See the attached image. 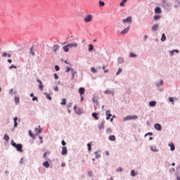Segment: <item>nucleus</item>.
Segmentation results:
<instances>
[{"label": "nucleus", "mask_w": 180, "mask_h": 180, "mask_svg": "<svg viewBox=\"0 0 180 180\" xmlns=\"http://www.w3.org/2000/svg\"><path fill=\"white\" fill-rule=\"evenodd\" d=\"M117 172H123V168L119 167L117 169Z\"/></svg>", "instance_id": "4d7b16f0"}, {"label": "nucleus", "mask_w": 180, "mask_h": 180, "mask_svg": "<svg viewBox=\"0 0 180 180\" xmlns=\"http://www.w3.org/2000/svg\"><path fill=\"white\" fill-rule=\"evenodd\" d=\"M72 103H68V105H67V108H72Z\"/></svg>", "instance_id": "0e129e2a"}, {"label": "nucleus", "mask_w": 180, "mask_h": 180, "mask_svg": "<svg viewBox=\"0 0 180 180\" xmlns=\"http://www.w3.org/2000/svg\"><path fill=\"white\" fill-rule=\"evenodd\" d=\"M162 85H164V80L162 79H160L159 82L155 83V86H157V88H160V86H162Z\"/></svg>", "instance_id": "dca6fc26"}, {"label": "nucleus", "mask_w": 180, "mask_h": 180, "mask_svg": "<svg viewBox=\"0 0 180 180\" xmlns=\"http://www.w3.org/2000/svg\"><path fill=\"white\" fill-rule=\"evenodd\" d=\"M58 49H60V45L58 44H54L52 47L53 53H57V50H58Z\"/></svg>", "instance_id": "f3484780"}, {"label": "nucleus", "mask_w": 180, "mask_h": 180, "mask_svg": "<svg viewBox=\"0 0 180 180\" xmlns=\"http://www.w3.org/2000/svg\"><path fill=\"white\" fill-rule=\"evenodd\" d=\"M15 148L18 153H22L23 151V145H22V143H17Z\"/></svg>", "instance_id": "7ed1b4c3"}, {"label": "nucleus", "mask_w": 180, "mask_h": 180, "mask_svg": "<svg viewBox=\"0 0 180 180\" xmlns=\"http://www.w3.org/2000/svg\"><path fill=\"white\" fill-rule=\"evenodd\" d=\"M12 68H15L16 70V68H18V66L15 65H11L9 67V70H12Z\"/></svg>", "instance_id": "3c124183"}, {"label": "nucleus", "mask_w": 180, "mask_h": 180, "mask_svg": "<svg viewBox=\"0 0 180 180\" xmlns=\"http://www.w3.org/2000/svg\"><path fill=\"white\" fill-rule=\"evenodd\" d=\"M169 147H170V151H175V144L174 143H169Z\"/></svg>", "instance_id": "412c9836"}, {"label": "nucleus", "mask_w": 180, "mask_h": 180, "mask_svg": "<svg viewBox=\"0 0 180 180\" xmlns=\"http://www.w3.org/2000/svg\"><path fill=\"white\" fill-rule=\"evenodd\" d=\"M139 117L137 115H127L123 118L124 122H127V120H137Z\"/></svg>", "instance_id": "f257e3e1"}, {"label": "nucleus", "mask_w": 180, "mask_h": 180, "mask_svg": "<svg viewBox=\"0 0 180 180\" xmlns=\"http://www.w3.org/2000/svg\"><path fill=\"white\" fill-rule=\"evenodd\" d=\"M92 101H93V103L96 105V106L99 105V102L98 101V97L97 96H94Z\"/></svg>", "instance_id": "f8f14e48"}, {"label": "nucleus", "mask_w": 180, "mask_h": 180, "mask_svg": "<svg viewBox=\"0 0 180 180\" xmlns=\"http://www.w3.org/2000/svg\"><path fill=\"white\" fill-rule=\"evenodd\" d=\"M69 49H72V47H78V44L73 43V44H68Z\"/></svg>", "instance_id": "cd10ccee"}, {"label": "nucleus", "mask_w": 180, "mask_h": 180, "mask_svg": "<svg viewBox=\"0 0 180 180\" xmlns=\"http://www.w3.org/2000/svg\"><path fill=\"white\" fill-rule=\"evenodd\" d=\"M99 130L105 129V120L103 119L101 122V124L98 125Z\"/></svg>", "instance_id": "9b49d317"}, {"label": "nucleus", "mask_w": 180, "mask_h": 180, "mask_svg": "<svg viewBox=\"0 0 180 180\" xmlns=\"http://www.w3.org/2000/svg\"><path fill=\"white\" fill-rule=\"evenodd\" d=\"M67 154H68V149H67V146H63L62 148L61 155H67Z\"/></svg>", "instance_id": "9d476101"}, {"label": "nucleus", "mask_w": 180, "mask_h": 180, "mask_svg": "<svg viewBox=\"0 0 180 180\" xmlns=\"http://www.w3.org/2000/svg\"><path fill=\"white\" fill-rule=\"evenodd\" d=\"M155 15H161V13H162V10H161V8L160 6H157L155 8Z\"/></svg>", "instance_id": "1a4fd4ad"}, {"label": "nucleus", "mask_w": 180, "mask_h": 180, "mask_svg": "<svg viewBox=\"0 0 180 180\" xmlns=\"http://www.w3.org/2000/svg\"><path fill=\"white\" fill-rule=\"evenodd\" d=\"M87 148L88 151H92V143L91 142L87 143Z\"/></svg>", "instance_id": "473e14b6"}, {"label": "nucleus", "mask_w": 180, "mask_h": 180, "mask_svg": "<svg viewBox=\"0 0 180 180\" xmlns=\"http://www.w3.org/2000/svg\"><path fill=\"white\" fill-rule=\"evenodd\" d=\"M79 94L80 96H82L85 94V88L84 87H79Z\"/></svg>", "instance_id": "2eb2a0df"}, {"label": "nucleus", "mask_w": 180, "mask_h": 180, "mask_svg": "<svg viewBox=\"0 0 180 180\" xmlns=\"http://www.w3.org/2000/svg\"><path fill=\"white\" fill-rule=\"evenodd\" d=\"M106 133H107V134H111V133H112V128H108L106 129Z\"/></svg>", "instance_id": "49530a36"}, {"label": "nucleus", "mask_w": 180, "mask_h": 180, "mask_svg": "<svg viewBox=\"0 0 180 180\" xmlns=\"http://www.w3.org/2000/svg\"><path fill=\"white\" fill-rule=\"evenodd\" d=\"M46 99H49V101H51L53 99V98H51L50 94H46Z\"/></svg>", "instance_id": "8fccbe9b"}, {"label": "nucleus", "mask_w": 180, "mask_h": 180, "mask_svg": "<svg viewBox=\"0 0 180 180\" xmlns=\"http://www.w3.org/2000/svg\"><path fill=\"white\" fill-rule=\"evenodd\" d=\"M176 1V4L179 5V6H180V0H174Z\"/></svg>", "instance_id": "774afa93"}, {"label": "nucleus", "mask_w": 180, "mask_h": 180, "mask_svg": "<svg viewBox=\"0 0 180 180\" xmlns=\"http://www.w3.org/2000/svg\"><path fill=\"white\" fill-rule=\"evenodd\" d=\"M102 70L104 71L105 74H107V72H109V69H106V67L105 65L102 67Z\"/></svg>", "instance_id": "a19ab883"}, {"label": "nucleus", "mask_w": 180, "mask_h": 180, "mask_svg": "<svg viewBox=\"0 0 180 180\" xmlns=\"http://www.w3.org/2000/svg\"><path fill=\"white\" fill-rule=\"evenodd\" d=\"M154 128L155 130H158V131H161V130H162V126L160 123H155L154 124Z\"/></svg>", "instance_id": "0eeeda50"}, {"label": "nucleus", "mask_w": 180, "mask_h": 180, "mask_svg": "<svg viewBox=\"0 0 180 180\" xmlns=\"http://www.w3.org/2000/svg\"><path fill=\"white\" fill-rule=\"evenodd\" d=\"M108 139L110 141H116V136L115 135H110Z\"/></svg>", "instance_id": "393cba45"}, {"label": "nucleus", "mask_w": 180, "mask_h": 180, "mask_svg": "<svg viewBox=\"0 0 180 180\" xmlns=\"http://www.w3.org/2000/svg\"><path fill=\"white\" fill-rule=\"evenodd\" d=\"M150 150L153 153H158V149L155 146H150Z\"/></svg>", "instance_id": "2f4dec72"}, {"label": "nucleus", "mask_w": 180, "mask_h": 180, "mask_svg": "<svg viewBox=\"0 0 180 180\" xmlns=\"http://www.w3.org/2000/svg\"><path fill=\"white\" fill-rule=\"evenodd\" d=\"M32 101H39V98L37 96H33L32 98Z\"/></svg>", "instance_id": "bf43d9fd"}, {"label": "nucleus", "mask_w": 180, "mask_h": 180, "mask_svg": "<svg viewBox=\"0 0 180 180\" xmlns=\"http://www.w3.org/2000/svg\"><path fill=\"white\" fill-rule=\"evenodd\" d=\"M99 115V113L98 112H92L91 115L92 117H94V119L95 120H99V116H98Z\"/></svg>", "instance_id": "6ab92c4d"}, {"label": "nucleus", "mask_w": 180, "mask_h": 180, "mask_svg": "<svg viewBox=\"0 0 180 180\" xmlns=\"http://www.w3.org/2000/svg\"><path fill=\"white\" fill-rule=\"evenodd\" d=\"M60 105H67V99L66 98H63L62 102L60 103Z\"/></svg>", "instance_id": "58836bf2"}, {"label": "nucleus", "mask_w": 180, "mask_h": 180, "mask_svg": "<svg viewBox=\"0 0 180 180\" xmlns=\"http://www.w3.org/2000/svg\"><path fill=\"white\" fill-rule=\"evenodd\" d=\"M122 71H123V70L121 68H120L118 69L117 72H116L115 75H120Z\"/></svg>", "instance_id": "37998d69"}, {"label": "nucleus", "mask_w": 180, "mask_h": 180, "mask_svg": "<svg viewBox=\"0 0 180 180\" xmlns=\"http://www.w3.org/2000/svg\"><path fill=\"white\" fill-rule=\"evenodd\" d=\"M157 105V101H151L149 102V106H150V108H154V106Z\"/></svg>", "instance_id": "aec40b11"}, {"label": "nucleus", "mask_w": 180, "mask_h": 180, "mask_svg": "<svg viewBox=\"0 0 180 180\" xmlns=\"http://www.w3.org/2000/svg\"><path fill=\"white\" fill-rule=\"evenodd\" d=\"M4 140H5L6 141H9V135H8L7 134H4Z\"/></svg>", "instance_id": "4c0bfd02"}, {"label": "nucleus", "mask_w": 180, "mask_h": 180, "mask_svg": "<svg viewBox=\"0 0 180 180\" xmlns=\"http://www.w3.org/2000/svg\"><path fill=\"white\" fill-rule=\"evenodd\" d=\"M129 30H130V25L127 27L124 28L121 32V34H126V33H129Z\"/></svg>", "instance_id": "ddd939ff"}, {"label": "nucleus", "mask_w": 180, "mask_h": 180, "mask_svg": "<svg viewBox=\"0 0 180 180\" xmlns=\"http://www.w3.org/2000/svg\"><path fill=\"white\" fill-rule=\"evenodd\" d=\"M116 119V115H112V117L110 119V122H113V120Z\"/></svg>", "instance_id": "338daca9"}, {"label": "nucleus", "mask_w": 180, "mask_h": 180, "mask_svg": "<svg viewBox=\"0 0 180 180\" xmlns=\"http://www.w3.org/2000/svg\"><path fill=\"white\" fill-rule=\"evenodd\" d=\"M63 51H65V53H68L70 51V46H68V45H65L63 47Z\"/></svg>", "instance_id": "5701e85b"}, {"label": "nucleus", "mask_w": 180, "mask_h": 180, "mask_svg": "<svg viewBox=\"0 0 180 180\" xmlns=\"http://www.w3.org/2000/svg\"><path fill=\"white\" fill-rule=\"evenodd\" d=\"M137 175H138V173L136 172V170L134 169L131 170V176L134 178V176H137Z\"/></svg>", "instance_id": "bb28decb"}, {"label": "nucleus", "mask_w": 180, "mask_h": 180, "mask_svg": "<svg viewBox=\"0 0 180 180\" xmlns=\"http://www.w3.org/2000/svg\"><path fill=\"white\" fill-rule=\"evenodd\" d=\"M37 82H38V88L40 91H43L44 89V85H43V82L40 80V79H37Z\"/></svg>", "instance_id": "20e7f679"}, {"label": "nucleus", "mask_w": 180, "mask_h": 180, "mask_svg": "<svg viewBox=\"0 0 180 180\" xmlns=\"http://www.w3.org/2000/svg\"><path fill=\"white\" fill-rule=\"evenodd\" d=\"M158 27H160V24H155L152 27V29H151L152 32H157V30H158Z\"/></svg>", "instance_id": "a211bd4d"}, {"label": "nucleus", "mask_w": 180, "mask_h": 180, "mask_svg": "<svg viewBox=\"0 0 180 180\" xmlns=\"http://www.w3.org/2000/svg\"><path fill=\"white\" fill-rule=\"evenodd\" d=\"M20 164L23 165L25 164V158H22L20 160Z\"/></svg>", "instance_id": "6e6d98bb"}, {"label": "nucleus", "mask_w": 180, "mask_h": 180, "mask_svg": "<svg viewBox=\"0 0 180 180\" xmlns=\"http://www.w3.org/2000/svg\"><path fill=\"white\" fill-rule=\"evenodd\" d=\"M43 167H44L45 168H50V163L49 162V161L46 160L45 162H43L42 164Z\"/></svg>", "instance_id": "4be33fe9"}, {"label": "nucleus", "mask_w": 180, "mask_h": 180, "mask_svg": "<svg viewBox=\"0 0 180 180\" xmlns=\"http://www.w3.org/2000/svg\"><path fill=\"white\" fill-rule=\"evenodd\" d=\"M160 40L161 41H165V40H167V36H165V33L162 34Z\"/></svg>", "instance_id": "72a5a7b5"}, {"label": "nucleus", "mask_w": 180, "mask_h": 180, "mask_svg": "<svg viewBox=\"0 0 180 180\" xmlns=\"http://www.w3.org/2000/svg\"><path fill=\"white\" fill-rule=\"evenodd\" d=\"M166 4H167V0H162L161 6H163L165 5Z\"/></svg>", "instance_id": "052dcab7"}, {"label": "nucleus", "mask_w": 180, "mask_h": 180, "mask_svg": "<svg viewBox=\"0 0 180 180\" xmlns=\"http://www.w3.org/2000/svg\"><path fill=\"white\" fill-rule=\"evenodd\" d=\"M127 2V0H122V1L120 3V6L121 8H123Z\"/></svg>", "instance_id": "7c9ffc66"}, {"label": "nucleus", "mask_w": 180, "mask_h": 180, "mask_svg": "<svg viewBox=\"0 0 180 180\" xmlns=\"http://www.w3.org/2000/svg\"><path fill=\"white\" fill-rule=\"evenodd\" d=\"M105 115L106 116H111L112 117V113H110V110H106Z\"/></svg>", "instance_id": "a18cd8bd"}, {"label": "nucleus", "mask_w": 180, "mask_h": 180, "mask_svg": "<svg viewBox=\"0 0 180 180\" xmlns=\"http://www.w3.org/2000/svg\"><path fill=\"white\" fill-rule=\"evenodd\" d=\"M129 57H131V58H136V57H137V54L133 53V52H131L129 53Z\"/></svg>", "instance_id": "c9c22d12"}, {"label": "nucleus", "mask_w": 180, "mask_h": 180, "mask_svg": "<svg viewBox=\"0 0 180 180\" xmlns=\"http://www.w3.org/2000/svg\"><path fill=\"white\" fill-rule=\"evenodd\" d=\"M41 131H43V129L40 127V125H39V128H34L35 136H38L39 134H40V133H41Z\"/></svg>", "instance_id": "6e6552de"}, {"label": "nucleus", "mask_w": 180, "mask_h": 180, "mask_svg": "<svg viewBox=\"0 0 180 180\" xmlns=\"http://www.w3.org/2000/svg\"><path fill=\"white\" fill-rule=\"evenodd\" d=\"M70 71H71V67H66V70H65V72H70Z\"/></svg>", "instance_id": "864d4df0"}, {"label": "nucleus", "mask_w": 180, "mask_h": 180, "mask_svg": "<svg viewBox=\"0 0 180 180\" xmlns=\"http://www.w3.org/2000/svg\"><path fill=\"white\" fill-rule=\"evenodd\" d=\"M11 145L14 147V148L16 147V146L18 145V143H16L15 142V141L12 140L11 142Z\"/></svg>", "instance_id": "79ce46f5"}, {"label": "nucleus", "mask_w": 180, "mask_h": 180, "mask_svg": "<svg viewBox=\"0 0 180 180\" xmlns=\"http://www.w3.org/2000/svg\"><path fill=\"white\" fill-rule=\"evenodd\" d=\"M172 6V3L171 2H167L165 4L162 6V7H163L164 9H165V11H167V12H169V11H171Z\"/></svg>", "instance_id": "f03ea898"}, {"label": "nucleus", "mask_w": 180, "mask_h": 180, "mask_svg": "<svg viewBox=\"0 0 180 180\" xmlns=\"http://www.w3.org/2000/svg\"><path fill=\"white\" fill-rule=\"evenodd\" d=\"M30 53L33 57L36 56V53H34V45H32L30 49Z\"/></svg>", "instance_id": "4468645a"}, {"label": "nucleus", "mask_w": 180, "mask_h": 180, "mask_svg": "<svg viewBox=\"0 0 180 180\" xmlns=\"http://www.w3.org/2000/svg\"><path fill=\"white\" fill-rule=\"evenodd\" d=\"M29 136L33 139V140H36V135L32 132V130L28 131Z\"/></svg>", "instance_id": "b1692460"}, {"label": "nucleus", "mask_w": 180, "mask_h": 180, "mask_svg": "<svg viewBox=\"0 0 180 180\" xmlns=\"http://www.w3.org/2000/svg\"><path fill=\"white\" fill-rule=\"evenodd\" d=\"M55 70H56V71H58L60 70V66H58V65H56Z\"/></svg>", "instance_id": "e2e57ef3"}, {"label": "nucleus", "mask_w": 180, "mask_h": 180, "mask_svg": "<svg viewBox=\"0 0 180 180\" xmlns=\"http://www.w3.org/2000/svg\"><path fill=\"white\" fill-rule=\"evenodd\" d=\"M153 19H154V20H160V19H161V15H155L153 16Z\"/></svg>", "instance_id": "f704fd0d"}, {"label": "nucleus", "mask_w": 180, "mask_h": 180, "mask_svg": "<svg viewBox=\"0 0 180 180\" xmlns=\"http://www.w3.org/2000/svg\"><path fill=\"white\" fill-rule=\"evenodd\" d=\"M117 63L119 64H123V63H124V58H123L122 57H118L117 58Z\"/></svg>", "instance_id": "a878e982"}, {"label": "nucleus", "mask_w": 180, "mask_h": 180, "mask_svg": "<svg viewBox=\"0 0 180 180\" xmlns=\"http://www.w3.org/2000/svg\"><path fill=\"white\" fill-rule=\"evenodd\" d=\"M169 102L174 103V97H169Z\"/></svg>", "instance_id": "13d9d810"}, {"label": "nucleus", "mask_w": 180, "mask_h": 180, "mask_svg": "<svg viewBox=\"0 0 180 180\" xmlns=\"http://www.w3.org/2000/svg\"><path fill=\"white\" fill-rule=\"evenodd\" d=\"M91 72H93V74H96V72H98V70L95 68H91Z\"/></svg>", "instance_id": "c03bdc74"}, {"label": "nucleus", "mask_w": 180, "mask_h": 180, "mask_svg": "<svg viewBox=\"0 0 180 180\" xmlns=\"http://www.w3.org/2000/svg\"><path fill=\"white\" fill-rule=\"evenodd\" d=\"M47 154H50V152H45L43 155L44 158H47Z\"/></svg>", "instance_id": "09e8293b"}, {"label": "nucleus", "mask_w": 180, "mask_h": 180, "mask_svg": "<svg viewBox=\"0 0 180 180\" xmlns=\"http://www.w3.org/2000/svg\"><path fill=\"white\" fill-rule=\"evenodd\" d=\"M75 74H77V72H75L72 73L71 79H74V78H75Z\"/></svg>", "instance_id": "680f3d73"}, {"label": "nucleus", "mask_w": 180, "mask_h": 180, "mask_svg": "<svg viewBox=\"0 0 180 180\" xmlns=\"http://www.w3.org/2000/svg\"><path fill=\"white\" fill-rule=\"evenodd\" d=\"M169 172H171L172 174H174V172H175V168L170 169Z\"/></svg>", "instance_id": "69168bd1"}, {"label": "nucleus", "mask_w": 180, "mask_h": 180, "mask_svg": "<svg viewBox=\"0 0 180 180\" xmlns=\"http://www.w3.org/2000/svg\"><path fill=\"white\" fill-rule=\"evenodd\" d=\"M14 101H15V105H19V102H20V98L14 97Z\"/></svg>", "instance_id": "c756f323"}, {"label": "nucleus", "mask_w": 180, "mask_h": 180, "mask_svg": "<svg viewBox=\"0 0 180 180\" xmlns=\"http://www.w3.org/2000/svg\"><path fill=\"white\" fill-rule=\"evenodd\" d=\"M76 115H82V110H81V108H77V110H76L75 111Z\"/></svg>", "instance_id": "e433bc0d"}, {"label": "nucleus", "mask_w": 180, "mask_h": 180, "mask_svg": "<svg viewBox=\"0 0 180 180\" xmlns=\"http://www.w3.org/2000/svg\"><path fill=\"white\" fill-rule=\"evenodd\" d=\"M98 5H99L100 8H103V6H105V3L102 1H99Z\"/></svg>", "instance_id": "ea45409f"}, {"label": "nucleus", "mask_w": 180, "mask_h": 180, "mask_svg": "<svg viewBox=\"0 0 180 180\" xmlns=\"http://www.w3.org/2000/svg\"><path fill=\"white\" fill-rule=\"evenodd\" d=\"M93 16L92 15L89 14L87 15L86 17H84V22L86 23H89L90 22H92Z\"/></svg>", "instance_id": "39448f33"}, {"label": "nucleus", "mask_w": 180, "mask_h": 180, "mask_svg": "<svg viewBox=\"0 0 180 180\" xmlns=\"http://www.w3.org/2000/svg\"><path fill=\"white\" fill-rule=\"evenodd\" d=\"M61 144L62 146H63V147H65V146H67V142H65V141L64 140H62Z\"/></svg>", "instance_id": "5fc2aeb1"}, {"label": "nucleus", "mask_w": 180, "mask_h": 180, "mask_svg": "<svg viewBox=\"0 0 180 180\" xmlns=\"http://www.w3.org/2000/svg\"><path fill=\"white\" fill-rule=\"evenodd\" d=\"M153 132H148L145 134L144 137H147V136H153Z\"/></svg>", "instance_id": "603ef678"}, {"label": "nucleus", "mask_w": 180, "mask_h": 180, "mask_svg": "<svg viewBox=\"0 0 180 180\" xmlns=\"http://www.w3.org/2000/svg\"><path fill=\"white\" fill-rule=\"evenodd\" d=\"M88 51H89L90 53H91V51H94V45L92 44H89Z\"/></svg>", "instance_id": "c85d7f7f"}, {"label": "nucleus", "mask_w": 180, "mask_h": 180, "mask_svg": "<svg viewBox=\"0 0 180 180\" xmlns=\"http://www.w3.org/2000/svg\"><path fill=\"white\" fill-rule=\"evenodd\" d=\"M132 22V17L128 16L127 18H124L122 20V23H129V25H131Z\"/></svg>", "instance_id": "423d86ee"}, {"label": "nucleus", "mask_w": 180, "mask_h": 180, "mask_svg": "<svg viewBox=\"0 0 180 180\" xmlns=\"http://www.w3.org/2000/svg\"><path fill=\"white\" fill-rule=\"evenodd\" d=\"M87 175L90 178H92V176H94V173H92V172L89 171V172H88Z\"/></svg>", "instance_id": "de8ad7c7"}]
</instances>
